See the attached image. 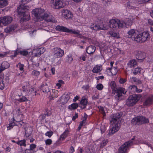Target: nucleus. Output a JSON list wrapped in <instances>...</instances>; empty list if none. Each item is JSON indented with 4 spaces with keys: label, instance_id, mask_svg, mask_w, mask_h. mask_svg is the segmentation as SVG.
<instances>
[{
    "label": "nucleus",
    "instance_id": "nucleus-1",
    "mask_svg": "<svg viewBox=\"0 0 153 153\" xmlns=\"http://www.w3.org/2000/svg\"><path fill=\"white\" fill-rule=\"evenodd\" d=\"M122 115L119 113H117L111 115L110 117V128L108 134L111 135L118 131L120 129V124L119 123V119Z\"/></svg>",
    "mask_w": 153,
    "mask_h": 153
},
{
    "label": "nucleus",
    "instance_id": "nucleus-2",
    "mask_svg": "<svg viewBox=\"0 0 153 153\" xmlns=\"http://www.w3.org/2000/svg\"><path fill=\"white\" fill-rule=\"evenodd\" d=\"M25 7L23 5H21L17 8L18 12L19 15L23 16L22 19L25 21H28L30 18L29 13L28 11V9H24Z\"/></svg>",
    "mask_w": 153,
    "mask_h": 153
},
{
    "label": "nucleus",
    "instance_id": "nucleus-3",
    "mask_svg": "<svg viewBox=\"0 0 153 153\" xmlns=\"http://www.w3.org/2000/svg\"><path fill=\"white\" fill-rule=\"evenodd\" d=\"M23 91L26 95H31L35 96L36 95V91L32 87L29 82H25L24 85L22 86Z\"/></svg>",
    "mask_w": 153,
    "mask_h": 153
},
{
    "label": "nucleus",
    "instance_id": "nucleus-4",
    "mask_svg": "<svg viewBox=\"0 0 153 153\" xmlns=\"http://www.w3.org/2000/svg\"><path fill=\"white\" fill-rule=\"evenodd\" d=\"M140 97V96L138 95L130 96L126 100V104L128 107H132L136 104Z\"/></svg>",
    "mask_w": 153,
    "mask_h": 153
},
{
    "label": "nucleus",
    "instance_id": "nucleus-5",
    "mask_svg": "<svg viewBox=\"0 0 153 153\" xmlns=\"http://www.w3.org/2000/svg\"><path fill=\"white\" fill-rule=\"evenodd\" d=\"M149 36L148 32H143L142 33L137 34L136 37L134 38V40L138 42L142 43L146 41Z\"/></svg>",
    "mask_w": 153,
    "mask_h": 153
},
{
    "label": "nucleus",
    "instance_id": "nucleus-6",
    "mask_svg": "<svg viewBox=\"0 0 153 153\" xmlns=\"http://www.w3.org/2000/svg\"><path fill=\"white\" fill-rule=\"evenodd\" d=\"M132 123L134 124H137L141 125L143 124L149 123V119L145 117L142 116H137L131 120Z\"/></svg>",
    "mask_w": 153,
    "mask_h": 153
},
{
    "label": "nucleus",
    "instance_id": "nucleus-7",
    "mask_svg": "<svg viewBox=\"0 0 153 153\" xmlns=\"http://www.w3.org/2000/svg\"><path fill=\"white\" fill-rule=\"evenodd\" d=\"M135 137L134 136L131 140L125 142L119 149V153H126V151L129 147L133 144L132 140L135 139Z\"/></svg>",
    "mask_w": 153,
    "mask_h": 153
},
{
    "label": "nucleus",
    "instance_id": "nucleus-8",
    "mask_svg": "<svg viewBox=\"0 0 153 153\" xmlns=\"http://www.w3.org/2000/svg\"><path fill=\"white\" fill-rule=\"evenodd\" d=\"M127 91L125 89L122 87H119L116 88L114 94L115 98L117 100H121L124 98L123 94H125Z\"/></svg>",
    "mask_w": 153,
    "mask_h": 153
},
{
    "label": "nucleus",
    "instance_id": "nucleus-9",
    "mask_svg": "<svg viewBox=\"0 0 153 153\" xmlns=\"http://www.w3.org/2000/svg\"><path fill=\"white\" fill-rule=\"evenodd\" d=\"M32 13L37 19L41 20H43L42 17H44L45 12L43 9L37 8L33 10Z\"/></svg>",
    "mask_w": 153,
    "mask_h": 153
},
{
    "label": "nucleus",
    "instance_id": "nucleus-10",
    "mask_svg": "<svg viewBox=\"0 0 153 153\" xmlns=\"http://www.w3.org/2000/svg\"><path fill=\"white\" fill-rule=\"evenodd\" d=\"M56 29V30L58 31L66 32L75 34L79 35V34L80 33L79 30L70 29L63 26H57Z\"/></svg>",
    "mask_w": 153,
    "mask_h": 153
},
{
    "label": "nucleus",
    "instance_id": "nucleus-11",
    "mask_svg": "<svg viewBox=\"0 0 153 153\" xmlns=\"http://www.w3.org/2000/svg\"><path fill=\"white\" fill-rule=\"evenodd\" d=\"M65 5V3L62 0H53L51 5L52 7L55 9L62 8Z\"/></svg>",
    "mask_w": 153,
    "mask_h": 153
},
{
    "label": "nucleus",
    "instance_id": "nucleus-12",
    "mask_svg": "<svg viewBox=\"0 0 153 153\" xmlns=\"http://www.w3.org/2000/svg\"><path fill=\"white\" fill-rule=\"evenodd\" d=\"M50 84L49 82L44 83L41 86V88L43 92L47 94L48 97H50L51 95Z\"/></svg>",
    "mask_w": 153,
    "mask_h": 153
},
{
    "label": "nucleus",
    "instance_id": "nucleus-13",
    "mask_svg": "<svg viewBox=\"0 0 153 153\" xmlns=\"http://www.w3.org/2000/svg\"><path fill=\"white\" fill-rule=\"evenodd\" d=\"M13 20L12 17L9 16L1 17L0 18V23H1L6 25L11 23Z\"/></svg>",
    "mask_w": 153,
    "mask_h": 153
},
{
    "label": "nucleus",
    "instance_id": "nucleus-14",
    "mask_svg": "<svg viewBox=\"0 0 153 153\" xmlns=\"http://www.w3.org/2000/svg\"><path fill=\"white\" fill-rule=\"evenodd\" d=\"M54 57L59 58L62 57L64 54V51L60 48H55L53 49Z\"/></svg>",
    "mask_w": 153,
    "mask_h": 153
},
{
    "label": "nucleus",
    "instance_id": "nucleus-15",
    "mask_svg": "<svg viewBox=\"0 0 153 153\" xmlns=\"http://www.w3.org/2000/svg\"><path fill=\"white\" fill-rule=\"evenodd\" d=\"M90 27L91 30H95L108 29V27L103 25H99L97 24H93Z\"/></svg>",
    "mask_w": 153,
    "mask_h": 153
},
{
    "label": "nucleus",
    "instance_id": "nucleus-16",
    "mask_svg": "<svg viewBox=\"0 0 153 153\" xmlns=\"http://www.w3.org/2000/svg\"><path fill=\"white\" fill-rule=\"evenodd\" d=\"M136 57L137 59L142 61L145 58L146 54L140 51H137L135 52Z\"/></svg>",
    "mask_w": 153,
    "mask_h": 153
},
{
    "label": "nucleus",
    "instance_id": "nucleus-17",
    "mask_svg": "<svg viewBox=\"0 0 153 153\" xmlns=\"http://www.w3.org/2000/svg\"><path fill=\"white\" fill-rule=\"evenodd\" d=\"M62 13L63 16L66 19H70L72 17V15L71 13L67 10H63Z\"/></svg>",
    "mask_w": 153,
    "mask_h": 153
},
{
    "label": "nucleus",
    "instance_id": "nucleus-18",
    "mask_svg": "<svg viewBox=\"0 0 153 153\" xmlns=\"http://www.w3.org/2000/svg\"><path fill=\"white\" fill-rule=\"evenodd\" d=\"M18 27L17 24H12L7 27L4 29V31L6 33H9L13 31Z\"/></svg>",
    "mask_w": 153,
    "mask_h": 153
},
{
    "label": "nucleus",
    "instance_id": "nucleus-19",
    "mask_svg": "<svg viewBox=\"0 0 153 153\" xmlns=\"http://www.w3.org/2000/svg\"><path fill=\"white\" fill-rule=\"evenodd\" d=\"M106 71L109 74L112 75H115L118 72V70L116 68L111 67L107 68Z\"/></svg>",
    "mask_w": 153,
    "mask_h": 153
},
{
    "label": "nucleus",
    "instance_id": "nucleus-20",
    "mask_svg": "<svg viewBox=\"0 0 153 153\" xmlns=\"http://www.w3.org/2000/svg\"><path fill=\"white\" fill-rule=\"evenodd\" d=\"M117 22V19H111L109 22V25L111 28L118 27V23Z\"/></svg>",
    "mask_w": 153,
    "mask_h": 153
},
{
    "label": "nucleus",
    "instance_id": "nucleus-21",
    "mask_svg": "<svg viewBox=\"0 0 153 153\" xmlns=\"http://www.w3.org/2000/svg\"><path fill=\"white\" fill-rule=\"evenodd\" d=\"M10 67L9 63L7 61L3 62L0 65V73Z\"/></svg>",
    "mask_w": 153,
    "mask_h": 153
},
{
    "label": "nucleus",
    "instance_id": "nucleus-22",
    "mask_svg": "<svg viewBox=\"0 0 153 153\" xmlns=\"http://www.w3.org/2000/svg\"><path fill=\"white\" fill-rule=\"evenodd\" d=\"M128 89L130 91L134 93L136 92L139 93L142 91V90L138 89L137 87L135 85H130L128 87Z\"/></svg>",
    "mask_w": 153,
    "mask_h": 153
},
{
    "label": "nucleus",
    "instance_id": "nucleus-23",
    "mask_svg": "<svg viewBox=\"0 0 153 153\" xmlns=\"http://www.w3.org/2000/svg\"><path fill=\"white\" fill-rule=\"evenodd\" d=\"M128 37L129 38H131L133 40H134V38L136 37L137 35L135 30L134 29H131L128 32Z\"/></svg>",
    "mask_w": 153,
    "mask_h": 153
},
{
    "label": "nucleus",
    "instance_id": "nucleus-24",
    "mask_svg": "<svg viewBox=\"0 0 153 153\" xmlns=\"http://www.w3.org/2000/svg\"><path fill=\"white\" fill-rule=\"evenodd\" d=\"M43 18L47 22H55V20L53 18L51 15H48L47 13H45Z\"/></svg>",
    "mask_w": 153,
    "mask_h": 153
},
{
    "label": "nucleus",
    "instance_id": "nucleus-25",
    "mask_svg": "<svg viewBox=\"0 0 153 153\" xmlns=\"http://www.w3.org/2000/svg\"><path fill=\"white\" fill-rule=\"evenodd\" d=\"M153 103V96L147 98L144 102L143 105L144 106L149 105Z\"/></svg>",
    "mask_w": 153,
    "mask_h": 153
},
{
    "label": "nucleus",
    "instance_id": "nucleus-26",
    "mask_svg": "<svg viewBox=\"0 0 153 153\" xmlns=\"http://www.w3.org/2000/svg\"><path fill=\"white\" fill-rule=\"evenodd\" d=\"M15 97V99L20 102H22L28 101V100L26 97L21 95H16Z\"/></svg>",
    "mask_w": 153,
    "mask_h": 153
},
{
    "label": "nucleus",
    "instance_id": "nucleus-27",
    "mask_svg": "<svg viewBox=\"0 0 153 153\" xmlns=\"http://www.w3.org/2000/svg\"><path fill=\"white\" fill-rule=\"evenodd\" d=\"M22 120H18L17 119L16 120H14V119H13V122L12 123H10L9 124V126H7V130H10L11 128H13V126H14L15 125H16V123H15V122H16L18 123H19L20 122H21L22 123H23V122L22 121Z\"/></svg>",
    "mask_w": 153,
    "mask_h": 153
},
{
    "label": "nucleus",
    "instance_id": "nucleus-28",
    "mask_svg": "<svg viewBox=\"0 0 153 153\" xmlns=\"http://www.w3.org/2000/svg\"><path fill=\"white\" fill-rule=\"evenodd\" d=\"M96 49L95 47L91 45L88 47L86 49V52L89 54H93Z\"/></svg>",
    "mask_w": 153,
    "mask_h": 153
},
{
    "label": "nucleus",
    "instance_id": "nucleus-29",
    "mask_svg": "<svg viewBox=\"0 0 153 153\" xmlns=\"http://www.w3.org/2000/svg\"><path fill=\"white\" fill-rule=\"evenodd\" d=\"M102 69V66L97 65L93 68L92 71L94 73H99L100 72Z\"/></svg>",
    "mask_w": 153,
    "mask_h": 153
},
{
    "label": "nucleus",
    "instance_id": "nucleus-30",
    "mask_svg": "<svg viewBox=\"0 0 153 153\" xmlns=\"http://www.w3.org/2000/svg\"><path fill=\"white\" fill-rule=\"evenodd\" d=\"M69 131L68 128H66L64 132L62 134L60 137V139L63 140L65 138L67 137L69 134Z\"/></svg>",
    "mask_w": 153,
    "mask_h": 153
},
{
    "label": "nucleus",
    "instance_id": "nucleus-31",
    "mask_svg": "<svg viewBox=\"0 0 153 153\" xmlns=\"http://www.w3.org/2000/svg\"><path fill=\"white\" fill-rule=\"evenodd\" d=\"M33 131V129L31 127H29L27 128L25 132V136L26 137H29Z\"/></svg>",
    "mask_w": 153,
    "mask_h": 153
},
{
    "label": "nucleus",
    "instance_id": "nucleus-32",
    "mask_svg": "<svg viewBox=\"0 0 153 153\" xmlns=\"http://www.w3.org/2000/svg\"><path fill=\"white\" fill-rule=\"evenodd\" d=\"M137 63L135 59H132L129 61L127 63L128 67L132 68L133 67H135L137 65Z\"/></svg>",
    "mask_w": 153,
    "mask_h": 153
},
{
    "label": "nucleus",
    "instance_id": "nucleus-33",
    "mask_svg": "<svg viewBox=\"0 0 153 153\" xmlns=\"http://www.w3.org/2000/svg\"><path fill=\"white\" fill-rule=\"evenodd\" d=\"M58 91L57 90H52V94H51V97H50L51 100H53L54 98L57 97L58 96Z\"/></svg>",
    "mask_w": 153,
    "mask_h": 153
},
{
    "label": "nucleus",
    "instance_id": "nucleus-34",
    "mask_svg": "<svg viewBox=\"0 0 153 153\" xmlns=\"http://www.w3.org/2000/svg\"><path fill=\"white\" fill-rule=\"evenodd\" d=\"M45 51V49L43 48H41L38 49L37 51V52L35 54V56H40Z\"/></svg>",
    "mask_w": 153,
    "mask_h": 153
},
{
    "label": "nucleus",
    "instance_id": "nucleus-35",
    "mask_svg": "<svg viewBox=\"0 0 153 153\" xmlns=\"http://www.w3.org/2000/svg\"><path fill=\"white\" fill-rule=\"evenodd\" d=\"M117 22L118 23V28H122L125 25H126L125 22L122 20L117 19Z\"/></svg>",
    "mask_w": 153,
    "mask_h": 153
},
{
    "label": "nucleus",
    "instance_id": "nucleus-36",
    "mask_svg": "<svg viewBox=\"0 0 153 153\" xmlns=\"http://www.w3.org/2000/svg\"><path fill=\"white\" fill-rule=\"evenodd\" d=\"M69 99V97L68 95H66L64 98H62L60 100V101L63 104H64L68 102Z\"/></svg>",
    "mask_w": 153,
    "mask_h": 153
},
{
    "label": "nucleus",
    "instance_id": "nucleus-37",
    "mask_svg": "<svg viewBox=\"0 0 153 153\" xmlns=\"http://www.w3.org/2000/svg\"><path fill=\"white\" fill-rule=\"evenodd\" d=\"M7 4V1L6 0H0V8H2Z\"/></svg>",
    "mask_w": 153,
    "mask_h": 153
},
{
    "label": "nucleus",
    "instance_id": "nucleus-38",
    "mask_svg": "<svg viewBox=\"0 0 153 153\" xmlns=\"http://www.w3.org/2000/svg\"><path fill=\"white\" fill-rule=\"evenodd\" d=\"M16 143L20 146H25L26 145V141L25 140H19L16 142Z\"/></svg>",
    "mask_w": 153,
    "mask_h": 153
},
{
    "label": "nucleus",
    "instance_id": "nucleus-39",
    "mask_svg": "<svg viewBox=\"0 0 153 153\" xmlns=\"http://www.w3.org/2000/svg\"><path fill=\"white\" fill-rule=\"evenodd\" d=\"M78 106V105L77 103H74L71 105H70L68 106V108L71 110L72 109H76Z\"/></svg>",
    "mask_w": 153,
    "mask_h": 153
},
{
    "label": "nucleus",
    "instance_id": "nucleus-40",
    "mask_svg": "<svg viewBox=\"0 0 153 153\" xmlns=\"http://www.w3.org/2000/svg\"><path fill=\"white\" fill-rule=\"evenodd\" d=\"M134 22V19H126V25H131L133 22Z\"/></svg>",
    "mask_w": 153,
    "mask_h": 153
},
{
    "label": "nucleus",
    "instance_id": "nucleus-41",
    "mask_svg": "<svg viewBox=\"0 0 153 153\" xmlns=\"http://www.w3.org/2000/svg\"><path fill=\"white\" fill-rule=\"evenodd\" d=\"M108 142V140L107 139L104 140H103L100 144V148H102L104 146H105L106 145Z\"/></svg>",
    "mask_w": 153,
    "mask_h": 153
},
{
    "label": "nucleus",
    "instance_id": "nucleus-42",
    "mask_svg": "<svg viewBox=\"0 0 153 153\" xmlns=\"http://www.w3.org/2000/svg\"><path fill=\"white\" fill-rule=\"evenodd\" d=\"M98 107L100 111L103 114V116H105V113L104 110V108L103 107L101 106H98Z\"/></svg>",
    "mask_w": 153,
    "mask_h": 153
},
{
    "label": "nucleus",
    "instance_id": "nucleus-43",
    "mask_svg": "<svg viewBox=\"0 0 153 153\" xmlns=\"http://www.w3.org/2000/svg\"><path fill=\"white\" fill-rule=\"evenodd\" d=\"M80 102L82 105L85 106L84 107V108H85V106L87 105L88 103L87 100L85 98L82 99L81 100Z\"/></svg>",
    "mask_w": 153,
    "mask_h": 153
},
{
    "label": "nucleus",
    "instance_id": "nucleus-44",
    "mask_svg": "<svg viewBox=\"0 0 153 153\" xmlns=\"http://www.w3.org/2000/svg\"><path fill=\"white\" fill-rule=\"evenodd\" d=\"M133 74L134 75H136L138 73H140V69L139 68H135L132 70Z\"/></svg>",
    "mask_w": 153,
    "mask_h": 153
},
{
    "label": "nucleus",
    "instance_id": "nucleus-45",
    "mask_svg": "<svg viewBox=\"0 0 153 153\" xmlns=\"http://www.w3.org/2000/svg\"><path fill=\"white\" fill-rule=\"evenodd\" d=\"M109 34L111 36L113 37H115L118 38V36L117 33L114 32L112 31H110L109 32Z\"/></svg>",
    "mask_w": 153,
    "mask_h": 153
},
{
    "label": "nucleus",
    "instance_id": "nucleus-46",
    "mask_svg": "<svg viewBox=\"0 0 153 153\" xmlns=\"http://www.w3.org/2000/svg\"><path fill=\"white\" fill-rule=\"evenodd\" d=\"M18 53H20V54L22 55L23 56H25L27 55L28 53V52L26 51H19L18 50Z\"/></svg>",
    "mask_w": 153,
    "mask_h": 153
},
{
    "label": "nucleus",
    "instance_id": "nucleus-47",
    "mask_svg": "<svg viewBox=\"0 0 153 153\" xmlns=\"http://www.w3.org/2000/svg\"><path fill=\"white\" fill-rule=\"evenodd\" d=\"M111 87L112 89L115 90L116 88V85L115 82L114 81H112L110 83Z\"/></svg>",
    "mask_w": 153,
    "mask_h": 153
},
{
    "label": "nucleus",
    "instance_id": "nucleus-48",
    "mask_svg": "<svg viewBox=\"0 0 153 153\" xmlns=\"http://www.w3.org/2000/svg\"><path fill=\"white\" fill-rule=\"evenodd\" d=\"M22 4H20V5L19 6H20L21 5H23L25 7H24V9L26 8H27L28 9L29 8V7L28 6H25V4H26L27 3H26V0H22Z\"/></svg>",
    "mask_w": 153,
    "mask_h": 153
},
{
    "label": "nucleus",
    "instance_id": "nucleus-49",
    "mask_svg": "<svg viewBox=\"0 0 153 153\" xmlns=\"http://www.w3.org/2000/svg\"><path fill=\"white\" fill-rule=\"evenodd\" d=\"M72 55L71 54H70L69 55H68L67 57V61L69 62H71L73 60V58L72 57Z\"/></svg>",
    "mask_w": 153,
    "mask_h": 153
},
{
    "label": "nucleus",
    "instance_id": "nucleus-50",
    "mask_svg": "<svg viewBox=\"0 0 153 153\" xmlns=\"http://www.w3.org/2000/svg\"><path fill=\"white\" fill-rule=\"evenodd\" d=\"M40 74V72L37 71L33 70L32 71V74L33 75L37 76Z\"/></svg>",
    "mask_w": 153,
    "mask_h": 153
},
{
    "label": "nucleus",
    "instance_id": "nucleus-51",
    "mask_svg": "<svg viewBox=\"0 0 153 153\" xmlns=\"http://www.w3.org/2000/svg\"><path fill=\"white\" fill-rule=\"evenodd\" d=\"M103 87V86L101 84H98L96 86V88L99 90H101Z\"/></svg>",
    "mask_w": 153,
    "mask_h": 153
},
{
    "label": "nucleus",
    "instance_id": "nucleus-52",
    "mask_svg": "<svg viewBox=\"0 0 153 153\" xmlns=\"http://www.w3.org/2000/svg\"><path fill=\"white\" fill-rule=\"evenodd\" d=\"M88 115L86 114V113L84 114V117H83V119L82 121H81L82 123H84V124H85L86 121L87 119Z\"/></svg>",
    "mask_w": 153,
    "mask_h": 153
},
{
    "label": "nucleus",
    "instance_id": "nucleus-53",
    "mask_svg": "<svg viewBox=\"0 0 153 153\" xmlns=\"http://www.w3.org/2000/svg\"><path fill=\"white\" fill-rule=\"evenodd\" d=\"M4 87V81L3 80L0 81V89H3Z\"/></svg>",
    "mask_w": 153,
    "mask_h": 153
},
{
    "label": "nucleus",
    "instance_id": "nucleus-54",
    "mask_svg": "<svg viewBox=\"0 0 153 153\" xmlns=\"http://www.w3.org/2000/svg\"><path fill=\"white\" fill-rule=\"evenodd\" d=\"M53 134V132L52 131H47L45 133V134L46 136H48V137H50Z\"/></svg>",
    "mask_w": 153,
    "mask_h": 153
},
{
    "label": "nucleus",
    "instance_id": "nucleus-55",
    "mask_svg": "<svg viewBox=\"0 0 153 153\" xmlns=\"http://www.w3.org/2000/svg\"><path fill=\"white\" fill-rule=\"evenodd\" d=\"M87 55L86 53L83 54L82 56H80L79 58L80 59H82L83 61H85L86 60V57Z\"/></svg>",
    "mask_w": 153,
    "mask_h": 153
},
{
    "label": "nucleus",
    "instance_id": "nucleus-56",
    "mask_svg": "<svg viewBox=\"0 0 153 153\" xmlns=\"http://www.w3.org/2000/svg\"><path fill=\"white\" fill-rule=\"evenodd\" d=\"M45 143L47 145H50L51 144L52 141L51 139H48L45 140Z\"/></svg>",
    "mask_w": 153,
    "mask_h": 153
},
{
    "label": "nucleus",
    "instance_id": "nucleus-57",
    "mask_svg": "<svg viewBox=\"0 0 153 153\" xmlns=\"http://www.w3.org/2000/svg\"><path fill=\"white\" fill-rule=\"evenodd\" d=\"M36 147V145L35 144H31L30 146V149L32 151Z\"/></svg>",
    "mask_w": 153,
    "mask_h": 153
},
{
    "label": "nucleus",
    "instance_id": "nucleus-58",
    "mask_svg": "<svg viewBox=\"0 0 153 153\" xmlns=\"http://www.w3.org/2000/svg\"><path fill=\"white\" fill-rule=\"evenodd\" d=\"M150 0H138L139 3L140 4H143L146 2H147Z\"/></svg>",
    "mask_w": 153,
    "mask_h": 153
},
{
    "label": "nucleus",
    "instance_id": "nucleus-59",
    "mask_svg": "<svg viewBox=\"0 0 153 153\" xmlns=\"http://www.w3.org/2000/svg\"><path fill=\"white\" fill-rule=\"evenodd\" d=\"M85 125V124H84V123H82V122H80L79 126L78 128V130L79 131V130L81 129L82 126H84Z\"/></svg>",
    "mask_w": 153,
    "mask_h": 153
},
{
    "label": "nucleus",
    "instance_id": "nucleus-60",
    "mask_svg": "<svg viewBox=\"0 0 153 153\" xmlns=\"http://www.w3.org/2000/svg\"><path fill=\"white\" fill-rule=\"evenodd\" d=\"M126 79L121 78L119 80V82L121 84H123L126 82Z\"/></svg>",
    "mask_w": 153,
    "mask_h": 153
},
{
    "label": "nucleus",
    "instance_id": "nucleus-61",
    "mask_svg": "<svg viewBox=\"0 0 153 153\" xmlns=\"http://www.w3.org/2000/svg\"><path fill=\"white\" fill-rule=\"evenodd\" d=\"M7 53L4 52L2 53H0V59L5 57L7 55Z\"/></svg>",
    "mask_w": 153,
    "mask_h": 153
},
{
    "label": "nucleus",
    "instance_id": "nucleus-62",
    "mask_svg": "<svg viewBox=\"0 0 153 153\" xmlns=\"http://www.w3.org/2000/svg\"><path fill=\"white\" fill-rule=\"evenodd\" d=\"M74 152V147L71 146L70 147L69 150V152L70 153H73Z\"/></svg>",
    "mask_w": 153,
    "mask_h": 153
},
{
    "label": "nucleus",
    "instance_id": "nucleus-63",
    "mask_svg": "<svg viewBox=\"0 0 153 153\" xmlns=\"http://www.w3.org/2000/svg\"><path fill=\"white\" fill-rule=\"evenodd\" d=\"M131 80L132 82H135L137 81L138 79L135 77H132L131 78Z\"/></svg>",
    "mask_w": 153,
    "mask_h": 153
},
{
    "label": "nucleus",
    "instance_id": "nucleus-64",
    "mask_svg": "<svg viewBox=\"0 0 153 153\" xmlns=\"http://www.w3.org/2000/svg\"><path fill=\"white\" fill-rule=\"evenodd\" d=\"M25 153H33L31 150L29 149H26L25 150Z\"/></svg>",
    "mask_w": 153,
    "mask_h": 153
}]
</instances>
